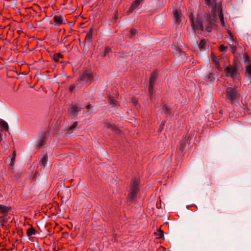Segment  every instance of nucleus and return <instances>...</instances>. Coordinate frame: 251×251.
Returning a JSON list of instances; mask_svg holds the SVG:
<instances>
[{
  "mask_svg": "<svg viewBox=\"0 0 251 251\" xmlns=\"http://www.w3.org/2000/svg\"><path fill=\"white\" fill-rule=\"evenodd\" d=\"M198 22L201 25V29H197L198 31H204L211 32L217 27L216 17L215 15L209 14L206 15L198 16Z\"/></svg>",
  "mask_w": 251,
  "mask_h": 251,
  "instance_id": "nucleus-1",
  "label": "nucleus"
},
{
  "mask_svg": "<svg viewBox=\"0 0 251 251\" xmlns=\"http://www.w3.org/2000/svg\"><path fill=\"white\" fill-rule=\"evenodd\" d=\"M93 75L90 70H85L80 75L79 78L76 81V86L81 88L83 86L89 85L93 80Z\"/></svg>",
  "mask_w": 251,
  "mask_h": 251,
  "instance_id": "nucleus-2",
  "label": "nucleus"
},
{
  "mask_svg": "<svg viewBox=\"0 0 251 251\" xmlns=\"http://www.w3.org/2000/svg\"><path fill=\"white\" fill-rule=\"evenodd\" d=\"M226 100L228 103H232L238 97V92L235 88L228 87L226 90Z\"/></svg>",
  "mask_w": 251,
  "mask_h": 251,
  "instance_id": "nucleus-3",
  "label": "nucleus"
},
{
  "mask_svg": "<svg viewBox=\"0 0 251 251\" xmlns=\"http://www.w3.org/2000/svg\"><path fill=\"white\" fill-rule=\"evenodd\" d=\"M139 179L137 177L133 178L131 181V184L130 188L129 197L131 199H133L137 195L139 191L138 188Z\"/></svg>",
  "mask_w": 251,
  "mask_h": 251,
  "instance_id": "nucleus-4",
  "label": "nucleus"
},
{
  "mask_svg": "<svg viewBox=\"0 0 251 251\" xmlns=\"http://www.w3.org/2000/svg\"><path fill=\"white\" fill-rule=\"evenodd\" d=\"M189 18L191 24V27L194 32L196 31L197 29H201V26L198 22V17L195 21V18L193 13H191L189 15Z\"/></svg>",
  "mask_w": 251,
  "mask_h": 251,
  "instance_id": "nucleus-5",
  "label": "nucleus"
},
{
  "mask_svg": "<svg viewBox=\"0 0 251 251\" xmlns=\"http://www.w3.org/2000/svg\"><path fill=\"white\" fill-rule=\"evenodd\" d=\"M225 71L226 73V76H230L232 78H235L237 75V69L235 67H233L230 65L227 67Z\"/></svg>",
  "mask_w": 251,
  "mask_h": 251,
  "instance_id": "nucleus-6",
  "label": "nucleus"
},
{
  "mask_svg": "<svg viewBox=\"0 0 251 251\" xmlns=\"http://www.w3.org/2000/svg\"><path fill=\"white\" fill-rule=\"evenodd\" d=\"M79 111L76 105H73L68 109L69 116L71 118L76 117Z\"/></svg>",
  "mask_w": 251,
  "mask_h": 251,
  "instance_id": "nucleus-7",
  "label": "nucleus"
},
{
  "mask_svg": "<svg viewBox=\"0 0 251 251\" xmlns=\"http://www.w3.org/2000/svg\"><path fill=\"white\" fill-rule=\"evenodd\" d=\"M143 0H135L129 7L127 13L128 14L131 13L134 10H135L140 4Z\"/></svg>",
  "mask_w": 251,
  "mask_h": 251,
  "instance_id": "nucleus-8",
  "label": "nucleus"
},
{
  "mask_svg": "<svg viewBox=\"0 0 251 251\" xmlns=\"http://www.w3.org/2000/svg\"><path fill=\"white\" fill-rule=\"evenodd\" d=\"M175 22L180 23L181 22V13L179 9H176L173 13Z\"/></svg>",
  "mask_w": 251,
  "mask_h": 251,
  "instance_id": "nucleus-9",
  "label": "nucleus"
},
{
  "mask_svg": "<svg viewBox=\"0 0 251 251\" xmlns=\"http://www.w3.org/2000/svg\"><path fill=\"white\" fill-rule=\"evenodd\" d=\"M53 21L57 25H60L65 24L64 19L61 15H55L53 16Z\"/></svg>",
  "mask_w": 251,
  "mask_h": 251,
  "instance_id": "nucleus-10",
  "label": "nucleus"
},
{
  "mask_svg": "<svg viewBox=\"0 0 251 251\" xmlns=\"http://www.w3.org/2000/svg\"><path fill=\"white\" fill-rule=\"evenodd\" d=\"M211 60L215 64V67L218 70L222 69V68L219 64V59L213 53H211Z\"/></svg>",
  "mask_w": 251,
  "mask_h": 251,
  "instance_id": "nucleus-11",
  "label": "nucleus"
},
{
  "mask_svg": "<svg viewBox=\"0 0 251 251\" xmlns=\"http://www.w3.org/2000/svg\"><path fill=\"white\" fill-rule=\"evenodd\" d=\"M218 15L221 25L224 27L226 26L227 24L225 22L224 15L221 8H220V9L218 11Z\"/></svg>",
  "mask_w": 251,
  "mask_h": 251,
  "instance_id": "nucleus-12",
  "label": "nucleus"
},
{
  "mask_svg": "<svg viewBox=\"0 0 251 251\" xmlns=\"http://www.w3.org/2000/svg\"><path fill=\"white\" fill-rule=\"evenodd\" d=\"M227 33H228V35L230 37V38L231 40V42L232 43V46L231 47V51L233 52V53H234L236 49V45H233V42H234L235 43H236V42L235 41V36L232 34V33L229 31V30H228L227 31Z\"/></svg>",
  "mask_w": 251,
  "mask_h": 251,
  "instance_id": "nucleus-13",
  "label": "nucleus"
},
{
  "mask_svg": "<svg viewBox=\"0 0 251 251\" xmlns=\"http://www.w3.org/2000/svg\"><path fill=\"white\" fill-rule=\"evenodd\" d=\"M11 209V206L0 204V213H4L7 215L8 212Z\"/></svg>",
  "mask_w": 251,
  "mask_h": 251,
  "instance_id": "nucleus-14",
  "label": "nucleus"
},
{
  "mask_svg": "<svg viewBox=\"0 0 251 251\" xmlns=\"http://www.w3.org/2000/svg\"><path fill=\"white\" fill-rule=\"evenodd\" d=\"M46 139V134L45 133L42 134L40 137L39 140L38 142V143H37L38 147L40 148V147H41L42 146H43L45 143Z\"/></svg>",
  "mask_w": 251,
  "mask_h": 251,
  "instance_id": "nucleus-15",
  "label": "nucleus"
},
{
  "mask_svg": "<svg viewBox=\"0 0 251 251\" xmlns=\"http://www.w3.org/2000/svg\"><path fill=\"white\" fill-rule=\"evenodd\" d=\"M36 232V229L32 226L26 230V235L28 237L32 236L35 235Z\"/></svg>",
  "mask_w": 251,
  "mask_h": 251,
  "instance_id": "nucleus-16",
  "label": "nucleus"
},
{
  "mask_svg": "<svg viewBox=\"0 0 251 251\" xmlns=\"http://www.w3.org/2000/svg\"><path fill=\"white\" fill-rule=\"evenodd\" d=\"M158 75V73L157 71H154L151 75V76L150 79L149 83L154 84Z\"/></svg>",
  "mask_w": 251,
  "mask_h": 251,
  "instance_id": "nucleus-17",
  "label": "nucleus"
},
{
  "mask_svg": "<svg viewBox=\"0 0 251 251\" xmlns=\"http://www.w3.org/2000/svg\"><path fill=\"white\" fill-rule=\"evenodd\" d=\"M0 127L1 128V130H5L6 131L8 130V124L3 120H1L0 122Z\"/></svg>",
  "mask_w": 251,
  "mask_h": 251,
  "instance_id": "nucleus-18",
  "label": "nucleus"
},
{
  "mask_svg": "<svg viewBox=\"0 0 251 251\" xmlns=\"http://www.w3.org/2000/svg\"><path fill=\"white\" fill-rule=\"evenodd\" d=\"M205 3L206 5L211 6L213 10L216 8V4L215 0H205Z\"/></svg>",
  "mask_w": 251,
  "mask_h": 251,
  "instance_id": "nucleus-19",
  "label": "nucleus"
},
{
  "mask_svg": "<svg viewBox=\"0 0 251 251\" xmlns=\"http://www.w3.org/2000/svg\"><path fill=\"white\" fill-rule=\"evenodd\" d=\"M48 162V156L43 155L40 160V164L41 166H45Z\"/></svg>",
  "mask_w": 251,
  "mask_h": 251,
  "instance_id": "nucleus-20",
  "label": "nucleus"
},
{
  "mask_svg": "<svg viewBox=\"0 0 251 251\" xmlns=\"http://www.w3.org/2000/svg\"><path fill=\"white\" fill-rule=\"evenodd\" d=\"M246 75L251 77V63L246 66Z\"/></svg>",
  "mask_w": 251,
  "mask_h": 251,
  "instance_id": "nucleus-21",
  "label": "nucleus"
},
{
  "mask_svg": "<svg viewBox=\"0 0 251 251\" xmlns=\"http://www.w3.org/2000/svg\"><path fill=\"white\" fill-rule=\"evenodd\" d=\"M63 57V55L60 53H55L53 55V60L55 62H58L60 58Z\"/></svg>",
  "mask_w": 251,
  "mask_h": 251,
  "instance_id": "nucleus-22",
  "label": "nucleus"
},
{
  "mask_svg": "<svg viewBox=\"0 0 251 251\" xmlns=\"http://www.w3.org/2000/svg\"><path fill=\"white\" fill-rule=\"evenodd\" d=\"M109 100L111 104H112L115 106L118 105V101L112 96H110L109 97Z\"/></svg>",
  "mask_w": 251,
  "mask_h": 251,
  "instance_id": "nucleus-23",
  "label": "nucleus"
},
{
  "mask_svg": "<svg viewBox=\"0 0 251 251\" xmlns=\"http://www.w3.org/2000/svg\"><path fill=\"white\" fill-rule=\"evenodd\" d=\"M206 44V41L205 40H204V39L201 40L199 44V48L201 50L203 49L205 47Z\"/></svg>",
  "mask_w": 251,
  "mask_h": 251,
  "instance_id": "nucleus-24",
  "label": "nucleus"
},
{
  "mask_svg": "<svg viewBox=\"0 0 251 251\" xmlns=\"http://www.w3.org/2000/svg\"><path fill=\"white\" fill-rule=\"evenodd\" d=\"M153 85H154V84L149 83V91L151 97L152 93H153Z\"/></svg>",
  "mask_w": 251,
  "mask_h": 251,
  "instance_id": "nucleus-25",
  "label": "nucleus"
},
{
  "mask_svg": "<svg viewBox=\"0 0 251 251\" xmlns=\"http://www.w3.org/2000/svg\"><path fill=\"white\" fill-rule=\"evenodd\" d=\"M92 37V34L91 33H88L85 38V41L90 42L91 41Z\"/></svg>",
  "mask_w": 251,
  "mask_h": 251,
  "instance_id": "nucleus-26",
  "label": "nucleus"
},
{
  "mask_svg": "<svg viewBox=\"0 0 251 251\" xmlns=\"http://www.w3.org/2000/svg\"><path fill=\"white\" fill-rule=\"evenodd\" d=\"M164 232L163 231L159 230L157 232L155 233V234L158 236V238H161L163 236Z\"/></svg>",
  "mask_w": 251,
  "mask_h": 251,
  "instance_id": "nucleus-27",
  "label": "nucleus"
},
{
  "mask_svg": "<svg viewBox=\"0 0 251 251\" xmlns=\"http://www.w3.org/2000/svg\"><path fill=\"white\" fill-rule=\"evenodd\" d=\"M163 107L164 109V110H165L166 114L169 115L170 114V111H171L170 108H169L168 106H167L166 105H164L163 106Z\"/></svg>",
  "mask_w": 251,
  "mask_h": 251,
  "instance_id": "nucleus-28",
  "label": "nucleus"
},
{
  "mask_svg": "<svg viewBox=\"0 0 251 251\" xmlns=\"http://www.w3.org/2000/svg\"><path fill=\"white\" fill-rule=\"evenodd\" d=\"M76 87L78 89H80V88H79L77 86H76V84L75 83V84H71L70 86H69V90L72 92L73 91L75 88Z\"/></svg>",
  "mask_w": 251,
  "mask_h": 251,
  "instance_id": "nucleus-29",
  "label": "nucleus"
},
{
  "mask_svg": "<svg viewBox=\"0 0 251 251\" xmlns=\"http://www.w3.org/2000/svg\"><path fill=\"white\" fill-rule=\"evenodd\" d=\"M111 51V48L109 47H106L104 50V56H106L107 53Z\"/></svg>",
  "mask_w": 251,
  "mask_h": 251,
  "instance_id": "nucleus-30",
  "label": "nucleus"
},
{
  "mask_svg": "<svg viewBox=\"0 0 251 251\" xmlns=\"http://www.w3.org/2000/svg\"><path fill=\"white\" fill-rule=\"evenodd\" d=\"M77 124L78 123L77 122H74L73 124L70 126V130H72L75 129L77 126Z\"/></svg>",
  "mask_w": 251,
  "mask_h": 251,
  "instance_id": "nucleus-31",
  "label": "nucleus"
},
{
  "mask_svg": "<svg viewBox=\"0 0 251 251\" xmlns=\"http://www.w3.org/2000/svg\"><path fill=\"white\" fill-rule=\"evenodd\" d=\"M227 47L224 45H221L219 47V50L221 51H225L226 50Z\"/></svg>",
  "mask_w": 251,
  "mask_h": 251,
  "instance_id": "nucleus-32",
  "label": "nucleus"
},
{
  "mask_svg": "<svg viewBox=\"0 0 251 251\" xmlns=\"http://www.w3.org/2000/svg\"><path fill=\"white\" fill-rule=\"evenodd\" d=\"M136 33V30L135 29H131L130 31V36L132 37L135 35Z\"/></svg>",
  "mask_w": 251,
  "mask_h": 251,
  "instance_id": "nucleus-33",
  "label": "nucleus"
},
{
  "mask_svg": "<svg viewBox=\"0 0 251 251\" xmlns=\"http://www.w3.org/2000/svg\"><path fill=\"white\" fill-rule=\"evenodd\" d=\"M131 101L135 106H137L138 101L136 99L132 98L131 99Z\"/></svg>",
  "mask_w": 251,
  "mask_h": 251,
  "instance_id": "nucleus-34",
  "label": "nucleus"
},
{
  "mask_svg": "<svg viewBox=\"0 0 251 251\" xmlns=\"http://www.w3.org/2000/svg\"><path fill=\"white\" fill-rule=\"evenodd\" d=\"M5 216H0V222L2 223V224H5L6 223V221L5 220Z\"/></svg>",
  "mask_w": 251,
  "mask_h": 251,
  "instance_id": "nucleus-35",
  "label": "nucleus"
},
{
  "mask_svg": "<svg viewBox=\"0 0 251 251\" xmlns=\"http://www.w3.org/2000/svg\"><path fill=\"white\" fill-rule=\"evenodd\" d=\"M107 127L108 128H112L114 131H116L117 128L112 125H107Z\"/></svg>",
  "mask_w": 251,
  "mask_h": 251,
  "instance_id": "nucleus-36",
  "label": "nucleus"
},
{
  "mask_svg": "<svg viewBox=\"0 0 251 251\" xmlns=\"http://www.w3.org/2000/svg\"><path fill=\"white\" fill-rule=\"evenodd\" d=\"M89 107H90V105H87V108H89Z\"/></svg>",
  "mask_w": 251,
  "mask_h": 251,
  "instance_id": "nucleus-37",
  "label": "nucleus"
},
{
  "mask_svg": "<svg viewBox=\"0 0 251 251\" xmlns=\"http://www.w3.org/2000/svg\"><path fill=\"white\" fill-rule=\"evenodd\" d=\"M238 107L239 108H240V109H242V107H241V106H238Z\"/></svg>",
  "mask_w": 251,
  "mask_h": 251,
  "instance_id": "nucleus-38",
  "label": "nucleus"
}]
</instances>
